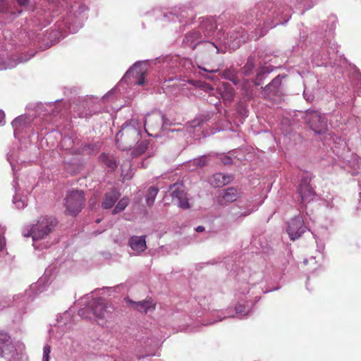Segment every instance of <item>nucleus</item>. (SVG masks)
<instances>
[{
    "label": "nucleus",
    "mask_w": 361,
    "mask_h": 361,
    "mask_svg": "<svg viewBox=\"0 0 361 361\" xmlns=\"http://www.w3.org/2000/svg\"><path fill=\"white\" fill-rule=\"evenodd\" d=\"M140 126L136 119H130L123 124L116 135V143L121 150H128L138 142L140 137Z\"/></svg>",
    "instance_id": "f257e3e1"
},
{
    "label": "nucleus",
    "mask_w": 361,
    "mask_h": 361,
    "mask_svg": "<svg viewBox=\"0 0 361 361\" xmlns=\"http://www.w3.org/2000/svg\"><path fill=\"white\" fill-rule=\"evenodd\" d=\"M57 224L55 218L51 216H41L37 223L30 226L27 232H23L25 237L32 236L33 240H38L44 238L52 232Z\"/></svg>",
    "instance_id": "f03ea898"
},
{
    "label": "nucleus",
    "mask_w": 361,
    "mask_h": 361,
    "mask_svg": "<svg viewBox=\"0 0 361 361\" xmlns=\"http://www.w3.org/2000/svg\"><path fill=\"white\" fill-rule=\"evenodd\" d=\"M85 202V197L82 190L68 191L64 199L65 214L73 216H77L82 209Z\"/></svg>",
    "instance_id": "7ed1b4c3"
},
{
    "label": "nucleus",
    "mask_w": 361,
    "mask_h": 361,
    "mask_svg": "<svg viewBox=\"0 0 361 361\" xmlns=\"http://www.w3.org/2000/svg\"><path fill=\"white\" fill-rule=\"evenodd\" d=\"M18 355L17 349L11 341L10 336L0 331V357L11 361L16 360Z\"/></svg>",
    "instance_id": "20e7f679"
},
{
    "label": "nucleus",
    "mask_w": 361,
    "mask_h": 361,
    "mask_svg": "<svg viewBox=\"0 0 361 361\" xmlns=\"http://www.w3.org/2000/svg\"><path fill=\"white\" fill-rule=\"evenodd\" d=\"M164 116L160 113L148 114L145 120V129L150 136L157 135L162 128Z\"/></svg>",
    "instance_id": "39448f33"
},
{
    "label": "nucleus",
    "mask_w": 361,
    "mask_h": 361,
    "mask_svg": "<svg viewBox=\"0 0 361 361\" xmlns=\"http://www.w3.org/2000/svg\"><path fill=\"white\" fill-rule=\"evenodd\" d=\"M306 116L310 128L316 133L320 134L326 130V120L319 112L313 110L308 111Z\"/></svg>",
    "instance_id": "423d86ee"
},
{
    "label": "nucleus",
    "mask_w": 361,
    "mask_h": 361,
    "mask_svg": "<svg viewBox=\"0 0 361 361\" xmlns=\"http://www.w3.org/2000/svg\"><path fill=\"white\" fill-rule=\"evenodd\" d=\"M298 192L300 197V203L302 204L313 200L316 196V192L310 185V180L306 177L302 178Z\"/></svg>",
    "instance_id": "0eeeda50"
},
{
    "label": "nucleus",
    "mask_w": 361,
    "mask_h": 361,
    "mask_svg": "<svg viewBox=\"0 0 361 361\" xmlns=\"http://www.w3.org/2000/svg\"><path fill=\"white\" fill-rule=\"evenodd\" d=\"M306 231L303 220L301 216H297L293 219L288 224L287 232L290 240L298 239Z\"/></svg>",
    "instance_id": "6e6552de"
},
{
    "label": "nucleus",
    "mask_w": 361,
    "mask_h": 361,
    "mask_svg": "<svg viewBox=\"0 0 361 361\" xmlns=\"http://www.w3.org/2000/svg\"><path fill=\"white\" fill-rule=\"evenodd\" d=\"M126 301L131 305V307L141 313L147 314V312H153L156 309V302L152 298L147 297L145 300L139 302H135L129 298H126Z\"/></svg>",
    "instance_id": "1a4fd4ad"
},
{
    "label": "nucleus",
    "mask_w": 361,
    "mask_h": 361,
    "mask_svg": "<svg viewBox=\"0 0 361 361\" xmlns=\"http://www.w3.org/2000/svg\"><path fill=\"white\" fill-rule=\"evenodd\" d=\"M92 310L94 315L100 320H105L109 318L111 312L109 305L102 300H96L92 305Z\"/></svg>",
    "instance_id": "9d476101"
},
{
    "label": "nucleus",
    "mask_w": 361,
    "mask_h": 361,
    "mask_svg": "<svg viewBox=\"0 0 361 361\" xmlns=\"http://www.w3.org/2000/svg\"><path fill=\"white\" fill-rule=\"evenodd\" d=\"M171 197L173 202L181 209H188L190 204L187 197V193L184 190L176 188L171 192Z\"/></svg>",
    "instance_id": "9b49d317"
},
{
    "label": "nucleus",
    "mask_w": 361,
    "mask_h": 361,
    "mask_svg": "<svg viewBox=\"0 0 361 361\" xmlns=\"http://www.w3.org/2000/svg\"><path fill=\"white\" fill-rule=\"evenodd\" d=\"M282 78L278 75L272 80V81L263 87V95L264 97H270L271 96H276L281 93V87Z\"/></svg>",
    "instance_id": "f8f14e48"
},
{
    "label": "nucleus",
    "mask_w": 361,
    "mask_h": 361,
    "mask_svg": "<svg viewBox=\"0 0 361 361\" xmlns=\"http://www.w3.org/2000/svg\"><path fill=\"white\" fill-rule=\"evenodd\" d=\"M240 196V193L235 188H229L221 194L219 197V202L221 204L233 202L235 201Z\"/></svg>",
    "instance_id": "ddd939ff"
},
{
    "label": "nucleus",
    "mask_w": 361,
    "mask_h": 361,
    "mask_svg": "<svg viewBox=\"0 0 361 361\" xmlns=\"http://www.w3.org/2000/svg\"><path fill=\"white\" fill-rule=\"evenodd\" d=\"M145 238V235L132 236L128 240V245L137 252H144L147 249Z\"/></svg>",
    "instance_id": "4468645a"
},
{
    "label": "nucleus",
    "mask_w": 361,
    "mask_h": 361,
    "mask_svg": "<svg viewBox=\"0 0 361 361\" xmlns=\"http://www.w3.org/2000/svg\"><path fill=\"white\" fill-rule=\"evenodd\" d=\"M121 196L119 191L114 188L111 191L104 195V200L102 203V207L104 209H111Z\"/></svg>",
    "instance_id": "2eb2a0df"
},
{
    "label": "nucleus",
    "mask_w": 361,
    "mask_h": 361,
    "mask_svg": "<svg viewBox=\"0 0 361 361\" xmlns=\"http://www.w3.org/2000/svg\"><path fill=\"white\" fill-rule=\"evenodd\" d=\"M231 180V176L224 175L223 173H219L214 175L212 184H213L215 187H221L230 183Z\"/></svg>",
    "instance_id": "dca6fc26"
},
{
    "label": "nucleus",
    "mask_w": 361,
    "mask_h": 361,
    "mask_svg": "<svg viewBox=\"0 0 361 361\" xmlns=\"http://www.w3.org/2000/svg\"><path fill=\"white\" fill-rule=\"evenodd\" d=\"M99 159L111 171H114L117 167L116 160L112 156H109L106 154H102L99 156Z\"/></svg>",
    "instance_id": "f3484780"
},
{
    "label": "nucleus",
    "mask_w": 361,
    "mask_h": 361,
    "mask_svg": "<svg viewBox=\"0 0 361 361\" xmlns=\"http://www.w3.org/2000/svg\"><path fill=\"white\" fill-rule=\"evenodd\" d=\"M235 95V91L233 88L228 84H224V90L221 92V96L224 100L231 102Z\"/></svg>",
    "instance_id": "a211bd4d"
},
{
    "label": "nucleus",
    "mask_w": 361,
    "mask_h": 361,
    "mask_svg": "<svg viewBox=\"0 0 361 361\" xmlns=\"http://www.w3.org/2000/svg\"><path fill=\"white\" fill-rule=\"evenodd\" d=\"M159 192V188L154 186L150 187L146 196V202L149 206L153 204L155 197Z\"/></svg>",
    "instance_id": "6ab92c4d"
},
{
    "label": "nucleus",
    "mask_w": 361,
    "mask_h": 361,
    "mask_svg": "<svg viewBox=\"0 0 361 361\" xmlns=\"http://www.w3.org/2000/svg\"><path fill=\"white\" fill-rule=\"evenodd\" d=\"M128 204L129 199L126 197H123L121 200H119L118 204L116 205L115 208L112 212V214H116L121 212L123 210L126 209Z\"/></svg>",
    "instance_id": "aec40b11"
},
{
    "label": "nucleus",
    "mask_w": 361,
    "mask_h": 361,
    "mask_svg": "<svg viewBox=\"0 0 361 361\" xmlns=\"http://www.w3.org/2000/svg\"><path fill=\"white\" fill-rule=\"evenodd\" d=\"M147 148V144L145 142H142L137 145V147L132 152V157L133 158L137 157L145 153Z\"/></svg>",
    "instance_id": "412c9836"
},
{
    "label": "nucleus",
    "mask_w": 361,
    "mask_h": 361,
    "mask_svg": "<svg viewBox=\"0 0 361 361\" xmlns=\"http://www.w3.org/2000/svg\"><path fill=\"white\" fill-rule=\"evenodd\" d=\"M255 66L252 59H248L246 64L242 68V72L245 75H249L253 70Z\"/></svg>",
    "instance_id": "4be33fe9"
},
{
    "label": "nucleus",
    "mask_w": 361,
    "mask_h": 361,
    "mask_svg": "<svg viewBox=\"0 0 361 361\" xmlns=\"http://www.w3.org/2000/svg\"><path fill=\"white\" fill-rule=\"evenodd\" d=\"M50 353H51L50 345H46L43 348V360L42 361H49Z\"/></svg>",
    "instance_id": "5701e85b"
},
{
    "label": "nucleus",
    "mask_w": 361,
    "mask_h": 361,
    "mask_svg": "<svg viewBox=\"0 0 361 361\" xmlns=\"http://www.w3.org/2000/svg\"><path fill=\"white\" fill-rule=\"evenodd\" d=\"M199 37V33L197 32H192L186 35L185 39L187 42H192L195 39H197Z\"/></svg>",
    "instance_id": "b1692460"
},
{
    "label": "nucleus",
    "mask_w": 361,
    "mask_h": 361,
    "mask_svg": "<svg viewBox=\"0 0 361 361\" xmlns=\"http://www.w3.org/2000/svg\"><path fill=\"white\" fill-rule=\"evenodd\" d=\"M230 73V70H226L224 72V75L226 78L232 81L235 85L238 83V79L237 78L235 75H232V76H227V73Z\"/></svg>",
    "instance_id": "393cba45"
},
{
    "label": "nucleus",
    "mask_w": 361,
    "mask_h": 361,
    "mask_svg": "<svg viewBox=\"0 0 361 361\" xmlns=\"http://www.w3.org/2000/svg\"><path fill=\"white\" fill-rule=\"evenodd\" d=\"M8 9L6 0H0V12L5 13Z\"/></svg>",
    "instance_id": "a878e982"
},
{
    "label": "nucleus",
    "mask_w": 361,
    "mask_h": 361,
    "mask_svg": "<svg viewBox=\"0 0 361 361\" xmlns=\"http://www.w3.org/2000/svg\"><path fill=\"white\" fill-rule=\"evenodd\" d=\"M205 45L207 46V47L209 49H213V50H215V52L217 54L219 52V49L218 47L212 42H205Z\"/></svg>",
    "instance_id": "bb28decb"
},
{
    "label": "nucleus",
    "mask_w": 361,
    "mask_h": 361,
    "mask_svg": "<svg viewBox=\"0 0 361 361\" xmlns=\"http://www.w3.org/2000/svg\"><path fill=\"white\" fill-rule=\"evenodd\" d=\"M222 161L224 165H230L232 164V159L229 157H224Z\"/></svg>",
    "instance_id": "cd10ccee"
},
{
    "label": "nucleus",
    "mask_w": 361,
    "mask_h": 361,
    "mask_svg": "<svg viewBox=\"0 0 361 361\" xmlns=\"http://www.w3.org/2000/svg\"><path fill=\"white\" fill-rule=\"evenodd\" d=\"M216 28V26L213 24H211V28L209 30H207L205 33V35L210 36L213 34L214 29Z\"/></svg>",
    "instance_id": "c85d7f7f"
},
{
    "label": "nucleus",
    "mask_w": 361,
    "mask_h": 361,
    "mask_svg": "<svg viewBox=\"0 0 361 361\" xmlns=\"http://www.w3.org/2000/svg\"><path fill=\"white\" fill-rule=\"evenodd\" d=\"M144 83H145V76H144V73H142L139 80L136 82V84L137 85H144Z\"/></svg>",
    "instance_id": "c756f323"
},
{
    "label": "nucleus",
    "mask_w": 361,
    "mask_h": 361,
    "mask_svg": "<svg viewBox=\"0 0 361 361\" xmlns=\"http://www.w3.org/2000/svg\"><path fill=\"white\" fill-rule=\"evenodd\" d=\"M5 245L6 242L4 238L0 235V252L3 250Z\"/></svg>",
    "instance_id": "7c9ffc66"
},
{
    "label": "nucleus",
    "mask_w": 361,
    "mask_h": 361,
    "mask_svg": "<svg viewBox=\"0 0 361 361\" xmlns=\"http://www.w3.org/2000/svg\"><path fill=\"white\" fill-rule=\"evenodd\" d=\"M16 1L21 6H27L29 3V0H16Z\"/></svg>",
    "instance_id": "2f4dec72"
},
{
    "label": "nucleus",
    "mask_w": 361,
    "mask_h": 361,
    "mask_svg": "<svg viewBox=\"0 0 361 361\" xmlns=\"http://www.w3.org/2000/svg\"><path fill=\"white\" fill-rule=\"evenodd\" d=\"M195 231L198 233L203 232L204 231V227L202 226H199L195 228Z\"/></svg>",
    "instance_id": "473e14b6"
},
{
    "label": "nucleus",
    "mask_w": 361,
    "mask_h": 361,
    "mask_svg": "<svg viewBox=\"0 0 361 361\" xmlns=\"http://www.w3.org/2000/svg\"><path fill=\"white\" fill-rule=\"evenodd\" d=\"M204 87L205 88H207V89L213 90V88H212V87H211V85H209V84H206V83H205V84H204Z\"/></svg>",
    "instance_id": "72a5a7b5"
},
{
    "label": "nucleus",
    "mask_w": 361,
    "mask_h": 361,
    "mask_svg": "<svg viewBox=\"0 0 361 361\" xmlns=\"http://www.w3.org/2000/svg\"><path fill=\"white\" fill-rule=\"evenodd\" d=\"M205 78H207V79H209V80H214V78H217L216 77H214V76L211 77V76H209V75H207Z\"/></svg>",
    "instance_id": "f704fd0d"
},
{
    "label": "nucleus",
    "mask_w": 361,
    "mask_h": 361,
    "mask_svg": "<svg viewBox=\"0 0 361 361\" xmlns=\"http://www.w3.org/2000/svg\"><path fill=\"white\" fill-rule=\"evenodd\" d=\"M232 75H235L231 71H230V73L228 72L227 73V76H232Z\"/></svg>",
    "instance_id": "c9c22d12"
},
{
    "label": "nucleus",
    "mask_w": 361,
    "mask_h": 361,
    "mask_svg": "<svg viewBox=\"0 0 361 361\" xmlns=\"http://www.w3.org/2000/svg\"><path fill=\"white\" fill-rule=\"evenodd\" d=\"M198 165H200V166H204V163H202V161H199V162H198Z\"/></svg>",
    "instance_id": "e433bc0d"
},
{
    "label": "nucleus",
    "mask_w": 361,
    "mask_h": 361,
    "mask_svg": "<svg viewBox=\"0 0 361 361\" xmlns=\"http://www.w3.org/2000/svg\"><path fill=\"white\" fill-rule=\"evenodd\" d=\"M176 184H173V185L171 186V189H172L173 188H176Z\"/></svg>",
    "instance_id": "4c0bfd02"
},
{
    "label": "nucleus",
    "mask_w": 361,
    "mask_h": 361,
    "mask_svg": "<svg viewBox=\"0 0 361 361\" xmlns=\"http://www.w3.org/2000/svg\"><path fill=\"white\" fill-rule=\"evenodd\" d=\"M203 71L209 72V71L207 70L206 68H202Z\"/></svg>",
    "instance_id": "58836bf2"
}]
</instances>
